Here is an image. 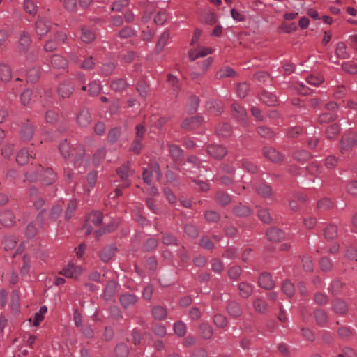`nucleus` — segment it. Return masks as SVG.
Here are the masks:
<instances>
[{"instance_id": "1", "label": "nucleus", "mask_w": 357, "mask_h": 357, "mask_svg": "<svg viewBox=\"0 0 357 357\" xmlns=\"http://www.w3.org/2000/svg\"><path fill=\"white\" fill-rule=\"evenodd\" d=\"M83 272L84 268L81 266L76 265L71 262L69 263L66 267L60 271L59 274L76 280L83 273Z\"/></svg>"}, {"instance_id": "2", "label": "nucleus", "mask_w": 357, "mask_h": 357, "mask_svg": "<svg viewBox=\"0 0 357 357\" xmlns=\"http://www.w3.org/2000/svg\"><path fill=\"white\" fill-rule=\"evenodd\" d=\"M155 176L157 179L161 177V173L159 166L157 163L149 165L148 167L145 168L143 172V180L147 184H151L153 178Z\"/></svg>"}, {"instance_id": "3", "label": "nucleus", "mask_w": 357, "mask_h": 357, "mask_svg": "<svg viewBox=\"0 0 357 357\" xmlns=\"http://www.w3.org/2000/svg\"><path fill=\"white\" fill-rule=\"evenodd\" d=\"M103 221L102 215L99 211H93L89 215L87 220V223L84 226V233L89 235L92 231V227L91 223L95 225H100Z\"/></svg>"}, {"instance_id": "4", "label": "nucleus", "mask_w": 357, "mask_h": 357, "mask_svg": "<svg viewBox=\"0 0 357 357\" xmlns=\"http://www.w3.org/2000/svg\"><path fill=\"white\" fill-rule=\"evenodd\" d=\"M357 143V136L354 134H349L343 137L341 142V151L344 153L350 150Z\"/></svg>"}, {"instance_id": "5", "label": "nucleus", "mask_w": 357, "mask_h": 357, "mask_svg": "<svg viewBox=\"0 0 357 357\" xmlns=\"http://www.w3.org/2000/svg\"><path fill=\"white\" fill-rule=\"evenodd\" d=\"M53 26L51 22L47 19L40 18L36 24V30L38 35L42 36L46 34L49 31L52 29Z\"/></svg>"}, {"instance_id": "6", "label": "nucleus", "mask_w": 357, "mask_h": 357, "mask_svg": "<svg viewBox=\"0 0 357 357\" xmlns=\"http://www.w3.org/2000/svg\"><path fill=\"white\" fill-rule=\"evenodd\" d=\"M263 153L267 159L273 162H280L284 159L283 155L271 147H264Z\"/></svg>"}, {"instance_id": "7", "label": "nucleus", "mask_w": 357, "mask_h": 357, "mask_svg": "<svg viewBox=\"0 0 357 357\" xmlns=\"http://www.w3.org/2000/svg\"><path fill=\"white\" fill-rule=\"evenodd\" d=\"M208 154L215 159H222L227 153L226 149L221 145H211L208 147Z\"/></svg>"}, {"instance_id": "8", "label": "nucleus", "mask_w": 357, "mask_h": 357, "mask_svg": "<svg viewBox=\"0 0 357 357\" xmlns=\"http://www.w3.org/2000/svg\"><path fill=\"white\" fill-rule=\"evenodd\" d=\"M119 301L122 307L126 309L137 303V297L134 294L126 293L120 296Z\"/></svg>"}, {"instance_id": "9", "label": "nucleus", "mask_w": 357, "mask_h": 357, "mask_svg": "<svg viewBox=\"0 0 357 357\" xmlns=\"http://www.w3.org/2000/svg\"><path fill=\"white\" fill-rule=\"evenodd\" d=\"M31 40L29 35L27 33H26L25 31H23L20 34V37L19 45H18L19 51L20 52H26L28 50L29 47L31 45Z\"/></svg>"}, {"instance_id": "10", "label": "nucleus", "mask_w": 357, "mask_h": 357, "mask_svg": "<svg viewBox=\"0 0 357 357\" xmlns=\"http://www.w3.org/2000/svg\"><path fill=\"white\" fill-rule=\"evenodd\" d=\"M117 288V283L112 280H109L104 289L103 297L105 300H110L115 294Z\"/></svg>"}, {"instance_id": "11", "label": "nucleus", "mask_w": 357, "mask_h": 357, "mask_svg": "<svg viewBox=\"0 0 357 357\" xmlns=\"http://www.w3.org/2000/svg\"><path fill=\"white\" fill-rule=\"evenodd\" d=\"M259 285L266 289H269L273 287L274 282L271 279L270 274L264 273L261 274L259 278Z\"/></svg>"}, {"instance_id": "12", "label": "nucleus", "mask_w": 357, "mask_h": 357, "mask_svg": "<svg viewBox=\"0 0 357 357\" xmlns=\"http://www.w3.org/2000/svg\"><path fill=\"white\" fill-rule=\"evenodd\" d=\"M34 132V129L32 124L27 121L24 123L21 128V135L25 140H29L32 138Z\"/></svg>"}, {"instance_id": "13", "label": "nucleus", "mask_w": 357, "mask_h": 357, "mask_svg": "<svg viewBox=\"0 0 357 357\" xmlns=\"http://www.w3.org/2000/svg\"><path fill=\"white\" fill-rule=\"evenodd\" d=\"M268 238L271 241H280L284 238V232L278 228H271L266 232Z\"/></svg>"}, {"instance_id": "14", "label": "nucleus", "mask_w": 357, "mask_h": 357, "mask_svg": "<svg viewBox=\"0 0 357 357\" xmlns=\"http://www.w3.org/2000/svg\"><path fill=\"white\" fill-rule=\"evenodd\" d=\"M15 217L10 211H4L0 215V221L6 227H10L15 223Z\"/></svg>"}, {"instance_id": "15", "label": "nucleus", "mask_w": 357, "mask_h": 357, "mask_svg": "<svg viewBox=\"0 0 357 357\" xmlns=\"http://www.w3.org/2000/svg\"><path fill=\"white\" fill-rule=\"evenodd\" d=\"M40 176L43 178V183L45 185H50L56 179V175L51 168H46L45 169H43Z\"/></svg>"}, {"instance_id": "16", "label": "nucleus", "mask_w": 357, "mask_h": 357, "mask_svg": "<svg viewBox=\"0 0 357 357\" xmlns=\"http://www.w3.org/2000/svg\"><path fill=\"white\" fill-rule=\"evenodd\" d=\"M203 121L201 116H195L186 119L182 123V127L185 129H194L199 125Z\"/></svg>"}, {"instance_id": "17", "label": "nucleus", "mask_w": 357, "mask_h": 357, "mask_svg": "<svg viewBox=\"0 0 357 357\" xmlns=\"http://www.w3.org/2000/svg\"><path fill=\"white\" fill-rule=\"evenodd\" d=\"M77 121L80 126L85 127L88 126L91 121L89 112L87 109L82 110L77 115Z\"/></svg>"}, {"instance_id": "18", "label": "nucleus", "mask_w": 357, "mask_h": 357, "mask_svg": "<svg viewBox=\"0 0 357 357\" xmlns=\"http://www.w3.org/2000/svg\"><path fill=\"white\" fill-rule=\"evenodd\" d=\"M30 158H32V151L23 149L17 153L16 161L20 165H24L29 162Z\"/></svg>"}, {"instance_id": "19", "label": "nucleus", "mask_w": 357, "mask_h": 357, "mask_svg": "<svg viewBox=\"0 0 357 357\" xmlns=\"http://www.w3.org/2000/svg\"><path fill=\"white\" fill-rule=\"evenodd\" d=\"M238 291L242 297L248 298L253 291V286L247 282H241L238 284Z\"/></svg>"}, {"instance_id": "20", "label": "nucleus", "mask_w": 357, "mask_h": 357, "mask_svg": "<svg viewBox=\"0 0 357 357\" xmlns=\"http://www.w3.org/2000/svg\"><path fill=\"white\" fill-rule=\"evenodd\" d=\"M335 54L338 58L342 59H346L350 56L349 53L347 50L346 45L342 42H340L337 44Z\"/></svg>"}, {"instance_id": "21", "label": "nucleus", "mask_w": 357, "mask_h": 357, "mask_svg": "<svg viewBox=\"0 0 357 357\" xmlns=\"http://www.w3.org/2000/svg\"><path fill=\"white\" fill-rule=\"evenodd\" d=\"M118 175L124 181L123 188H127L130 185L128 178L130 175V170L127 165H123L117 169Z\"/></svg>"}, {"instance_id": "22", "label": "nucleus", "mask_w": 357, "mask_h": 357, "mask_svg": "<svg viewBox=\"0 0 357 357\" xmlns=\"http://www.w3.org/2000/svg\"><path fill=\"white\" fill-rule=\"evenodd\" d=\"M261 100L268 106H274L278 100L276 96L269 92H264L260 95Z\"/></svg>"}, {"instance_id": "23", "label": "nucleus", "mask_w": 357, "mask_h": 357, "mask_svg": "<svg viewBox=\"0 0 357 357\" xmlns=\"http://www.w3.org/2000/svg\"><path fill=\"white\" fill-rule=\"evenodd\" d=\"M167 82L172 88V94L175 96H177L179 92L178 79L176 76L172 74H169L167 76Z\"/></svg>"}, {"instance_id": "24", "label": "nucleus", "mask_w": 357, "mask_h": 357, "mask_svg": "<svg viewBox=\"0 0 357 357\" xmlns=\"http://www.w3.org/2000/svg\"><path fill=\"white\" fill-rule=\"evenodd\" d=\"M232 109L235 117L240 121L245 122L247 119L246 112L240 105L234 103L232 105Z\"/></svg>"}, {"instance_id": "25", "label": "nucleus", "mask_w": 357, "mask_h": 357, "mask_svg": "<svg viewBox=\"0 0 357 357\" xmlns=\"http://www.w3.org/2000/svg\"><path fill=\"white\" fill-rule=\"evenodd\" d=\"M232 109L235 117L240 121L245 122L247 119L246 112L240 105L234 103L232 105Z\"/></svg>"}, {"instance_id": "26", "label": "nucleus", "mask_w": 357, "mask_h": 357, "mask_svg": "<svg viewBox=\"0 0 357 357\" xmlns=\"http://www.w3.org/2000/svg\"><path fill=\"white\" fill-rule=\"evenodd\" d=\"M51 64L55 68H65L67 61L60 55H54L51 59Z\"/></svg>"}, {"instance_id": "27", "label": "nucleus", "mask_w": 357, "mask_h": 357, "mask_svg": "<svg viewBox=\"0 0 357 357\" xmlns=\"http://www.w3.org/2000/svg\"><path fill=\"white\" fill-rule=\"evenodd\" d=\"M169 38V33L168 31H165L164 33L161 34L155 47V51L157 54H159L163 50Z\"/></svg>"}, {"instance_id": "28", "label": "nucleus", "mask_w": 357, "mask_h": 357, "mask_svg": "<svg viewBox=\"0 0 357 357\" xmlns=\"http://www.w3.org/2000/svg\"><path fill=\"white\" fill-rule=\"evenodd\" d=\"M11 78V70L8 66L0 64V80L4 82H8Z\"/></svg>"}, {"instance_id": "29", "label": "nucleus", "mask_w": 357, "mask_h": 357, "mask_svg": "<svg viewBox=\"0 0 357 357\" xmlns=\"http://www.w3.org/2000/svg\"><path fill=\"white\" fill-rule=\"evenodd\" d=\"M254 309L256 312L265 313L267 311V303L261 298H256L253 303Z\"/></svg>"}, {"instance_id": "30", "label": "nucleus", "mask_w": 357, "mask_h": 357, "mask_svg": "<svg viewBox=\"0 0 357 357\" xmlns=\"http://www.w3.org/2000/svg\"><path fill=\"white\" fill-rule=\"evenodd\" d=\"M58 91L62 98H68L73 93V87L70 83H63L60 86Z\"/></svg>"}, {"instance_id": "31", "label": "nucleus", "mask_w": 357, "mask_h": 357, "mask_svg": "<svg viewBox=\"0 0 357 357\" xmlns=\"http://www.w3.org/2000/svg\"><path fill=\"white\" fill-rule=\"evenodd\" d=\"M228 313L233 317H238L241 314L240 305L236 301H231L227 305Z\"/></svg>"}, {"instance_id": "32", "label": "nucleus", "mask_w": 357, "mask_h": 357, "mask_svg": "<svg viewBox=\"0 0 357 357\" xmlns=\"http://www.w3.org/2000/svg\"><path fill=\"white\" fill-rule=\"evenodd\" d=\"M200 335L204 339H209L213 335V328L208 324H202L199 327Z\"/></svg>"}, {"instance_id": "33", "label": "nucleus", "mask_w": 357, "mask_h": 357, "mask_svg": "<svg viewBox=\"0 0 357 357\" xmlns=\"http://www.w3.org/2000/svg\"><path fill=\"white\" fill-rule=\"evenodd\" d=\"M95 38L96 35L93 31L86 27L82 28V34L81 36L82 41L84 43H91Z\"/></svg>"}, {"instance_id": "34", "label": "nucleus", "mask_w": 357, "mask_h": 357, "mask_svg": "<svg viewBox=\"0 0 357 357\" xmlns=\"http://www.w3.org/2000/svg\"><path fill=\"white\" fill-rule=\"evenodd\" d=\"M40 75V72L38 68H31L28 70L26 73V79L28 82H36L38 80Z\"/></svg>"}, {"instance_id": "35", "label": "nucleus", "mask_w": 357, "mask_h": 357, "mask_svg": "<svg viewBox=\"0 0 357 357\" xmlns=\"http://www.w3.org/2000/svg\"><path fill=\"white\" fill-rule=\"evenodd\" d=\"M97 174L96 172H90L87 176V183L89 187L84 189V193L88 195L90 192L91 188H93L96 183Z\"/></svg>"}, {"instance_id": "36", "label": "nucleus", "mask_w": 357, "mask_h": 357, "mask_svg": "<svg viewBox=\"0 0 357 357\" xmlns=\"http://www.w3.org/2000/svg\"><path fill=\"white\" fill-rule=\"evenodd\" d=\"M17 243L16 237L14 236H8L3 242L5 250H11L15 248Z\"/></svg>"}, {"instance_id": "37", "label": "nucleus", "mask_w": 357, "mask_h": 357, "mask_svg": "<svg viewBox=\"0 0 357 357\" xmlns=\"http://www.w3.org/2000/svg\"><path fill=\"white\" fill-rule=\"evenodd\" d=\"M152 313L154 318L157 319H165L167 315L166 310L164 307L159 305L153 307Z\"/></svg>"}, {"instance_id": "38", "label": "nucleus", "mask_w": 357, "mask_h": 357, "mask_svg": "<svg viewBox=\"0 0 357 357\" xmlns=\"http://www.w3.org/2000/svg\"><path fill=\"white\" fill-rule=\"evenodd\" d=\"M105 153L106 151L103 147L100 148L96 151V152L94 153L93 160V162L96 166H98L100 165V162L105 158Z\"/></svg>"}, {"instance_id": "39", "label": "nucleus", "mask_w": 357, "mask_h": 357, "mask_svg": "<svg viewBox=\"0 0 357 357\" xmlns=\"http://www.w3.org/2000/svg\"><path fill=\"white\" fill-rule=\"evenodd\" d=\"M340 132L339 126L334 123L331 126H329L326 130V134L328 139H333Z\"/></svg>"}, {"instance_id": "40", "label": "nucleus", "mask_w": 357, "mask_h": 357, "mask_svg": "<svg viewBox=\"0 0 357 357\" xmlns=\"http://www.w3.org/2000/svg\"><path fill=\"white\" fill-rule=\"evenodd\" d=\"M114 250L112 248H105L100 253V258L104 262L109 261L114 255Z\"/></svg>"}, {"instance_id": "41", "label": "nucleus", "mask_w": 357, "mask_h": 357, "mask_svg": "<svg viewBox=\"0 0 357 357\" xmlns=\"http://www.w3.org/2000/svg\"><path fill=\"white\" fill-rule=\"evenodd\" d=\"M334 310L338 314H344L347 310L346 303L341 300H337L335 301L333 305Z\"/></svg>"}, {"instance_id": "42", "label": "nucleus", "mask_w": 357, "mask_h": 357, "mask_svg": "<svg viewBox=\"0 0 357 357\" xmlns=\"http://www.w3.org/2000/svg\"><path fill=\"white\" fill-rule=\"evenodd\" d=\"M234 213L238 216H248L250 213V210L246 206L239 204L234 208Z\"/></svg>"}, {"instance_id": "43", "label": "nucleus", "mask_w": 357, "mask_h": 357, "mask_svg": "<svg viewBox=\"0 0 357 357\" xmlns=\"http://www.w3.org/2000/svg\"><path fill=\"white\" fill-rule=\"evenodd\" d=\"M324 235L328 239L335 238L337 235L336 226L333 225L328 226L324 230Z\"/></svg>"}, {"instance_id": "44", "label": "nucleus", "mask_w": 357, "mask_h": 357, "mask_svg": "<svg viewBox=\"0 0 357 357\" xmlns=\"http://www.w3.org/2000/svg\"><path fill=\"white\" fill-rule=\"evenodd\" d=\"M307 82L308 84L316 86L324 82V77L320 75H311L307 77Z\"/></svg>"}, {"instance_id": "45", "label": "nucleus", "mask_w": 357, "mask_h": 357, "mask_svg": "<svg viewBox=\"0 0 357 357\" xmlns=\"http://www.w3.org/2000/svg\"><path fill=\"white\" fill-rule=\"evenodd\" d=\"M283 292L288 296H292L294 294L295 289L294 284L289 280H286L282 286Z\"/></svg>"}, {"instance_id": "46", "label": "nucleus", "mask_w": 357, "mask_h": 357, "mask_svg": "<svg viewBox=\"0 0 357 357\" xmlns=\"http://www.w3.org/2000/svg\"><path fill=\"white\" fill-rule=\"evenodd\" d=\"M169 151L171 156L173 158L174 160H179L181 155V150L176 145H169Z\"/></svg>"}, {"instance_id": "47", "label": "nucleus", "mask_w": 357, "mask_h": 357, "mask_svg": "<svg viewBox=\"0 0 357 357\" xmlns=\"http://www.w3.org/2000/svg\"><path fill=\"white\" fill-rule=\"evenodd\" d=\"M258 194L262 197H268L271 194V188L266 184H261L257 188Z\"/></svg>"}, {"instance_id": "48", "label": "nucleus", "mask_w": 357, "mask_h": 357, "mask_svg": "<svg viewBox=\"0 0 357 357\" xmlns=\"http://www.w3.org/2000/svg\"><path fill=\"white\" fill-rule=\"evenodd\" d=\"M59 150L65 158L69 157L70 155V153L72 152L71 148L66 140L59 144Z\"/></svg>"}, {"instance_id": "49", "label": "nucleus", "mask_w": 357, "mask_h": 357, "mask_svg": "<svg viewBox=\"0 0 357 357\" xmlns=\"http://www.w3.org/2000/svg\"><path fill=\"white\" fill-rule=\"evenodd\" d=\"M115 352L118 357H126L128 354V349L125 344H119L116 346Z\"/></svg>"}, {"instance_id": "50", "label": "nucleus", "mask_w": 357, "mask_h": 357, "mask_svg": "<svg viewBox=\"0 0 357 357\" xmlns=\"http://www.w3.org/2000/svg\"><path fill=\"white\" fill-rule=\"evenodd\" d=\"M314 317L318 324L321 325L327 320V316L322 310H317L314 312Z\"/></svg>"}, {"instance_id": "51", "label": "nucleus", "mask_w": 357, "mask_h": 357, "mask_svg": "<svg viewBox=\"0 0 357 357\" xmlns=\"http://www.w3.org/2000/svg\"><path fill=\"white\" fill-rule=\"evenodd\" d=\"M121 135V129L119 128H114L109 130L108 134V140L109 142H115Z\"/></svg>"}, {"instance_id": "52", "label": "nucleus", "mask_w": 357, "mask_h": 357, "mask_svg": "<svg viewBox=\"0 0 357 357\" xmlns=\"http://www.w3.org/2000/svg\"><path fill=\"white\" fill-rule=\"evenodd\" d=\"M235 75V71L229 67H225L218 73V76L219 78H225L227 77H233Z\"/></svg>"}, {"instance_id": "53", "label": "nucleus", "mask_w": 357, "mask_h": 357, "mask_svg": "<svg viewBox=\"0 0 357 357\" xmlns=\"http://www.w3.org/2000/svg\"><path fill=\"white\" fill-rule=\"evenodd\" d=\"M126 82L122 79H119L112 83L111 88L115 91H121L126 88Z\"/></svg>"}, {"instance_id": "54", "label": "nucleus", "mask_w": 357, "mask_h": 357, "mask_svg": "<svg viewBox=\"0 0 357 357\" xmlns=\"http://www.w3.org/2000/svg\"><path fill=\"white\" fill-rule=\"evenodd\" d=\"M216 199L220 204L223 206L228 204L231 201L230 197L227 194L221 192L217 193Z\"/></svg>"}, {"instance_id": "55", "label": "nucleus", "mask_w": 357, "mask_h": 357, "mask_svg": "<svg viewBox=\"0 0 357 357\" xmlns=\"http://www.w3.org/2000/svg\"><path fill=\"white\" fill-rule=\"evenodd\" d=\"M213 321L219 328H224L227 324V318L220 314L215 315Z\"/></svg>"}, {"instance_id": "56", "label": "nucleus", "mask_w": 357, "mask_h": 357, "mask_svg": "<svg viewBox=\"0 0 357 357\" xmlns=\"http://www.w3.org/2000/svg\"><path fill=\"white\" fill-rule=\"evenodd\" d=\"M24 8L27 13L32 15L36 13L37 7L31 0H26L24 1Z\"/></svg>"}, {"instance_id": "57", "label": "nucleus", "mask_w": 357, "mask_h": 357, "mask_svg": "<svg viewBox=\"0 0 357 357\" xmlns=\"http://www.w3.org/2000/svg\"><path fill=\"white\" fill-rule=\"evenodd\" d=\"M62 212V208L59 205L54 206L50 213V219L54 221L56 220L61 215Z\"/></svg>"}, {"instance_id": "58", "label": "nucleus", "mask_w": 357, "mask_h": 357, "mask_svg": "<svg viewBox=\"0 0 357 357\" xmlns=\"http://www.w3.org/2000/svg\"><path fill=\"white\" fill-rule=\"evenodd\" d=\"M77 204L75 201H70L67 206L66 213H65V218L66 220H69L73 215V213L76 208Z\"/></svg>"}, {"instance_id": "59", "label": "nucleus", "mask_w": 357, "mask_h": 357, "mask_svg": "<svg viewBox=\"0 0 357 357\" xmlns=\"http://www.w3.org/2000/svg\"><path fill=\"white\" fill-rule=\"evenodd\" d=\"M167 15L165 11H159L154 17L155 24L162 25L167 20Z\"/></svg>"}, {"instance_id": "60", "label": "nucleus", "mask_w": 357, "mask_h": 357, "mask_svg": "<svg viewBox=\"0 0 357 357\" xmlns=\"http://www.w3.org/2000/svg\"><path fill=\"white\" fill-rule=\"evenodd\" d=\"M174 331L178 335L183 336L186 332L185 325L181 321H178L175 323Z\"/></svg>"}, {"instance_id": "61", "label": "nucleus", "mask_w": 357, "mask_h": 357, "mask_svg": "<svg viewBox=\"0 0 357 357\" xmlns=\"http://www.w3.org/2000/svg\"><path fill=\"white\" fill-rule=\"evenodd\" d=\"M343 69L351 74L357 73V64L352 62H347L342 64Z\"/></svg>"}, {"instance_id": "62", "label": "nucleus", "mask_w": 357, "mask_h": 357, "mask_svg": "<svg viewBox=\"0 0 357 357\" xmlns=\"http://www.w3.org/2000/svg\"><path fill=\"white\" fill-rule=\"evenodd\" d=\"M259 135L264 137L271 138L273 136V132L267 127L260 126L257 128Z\"/></svg>"}, {"instance_id": "63", "label": "nucleus", "mask_w": 357, "mask_h": 357, "mask_svg": "<svg viewBox=\"0 0 357 357\" xmlns=\"http://www.w3.org/2000/svg\"><path fill=\"white\" fill-rule=\"evenodd\" d=\"M259 218L265 223H269L271 221V217L267 210L261 209L258 212Z\"/></svg>"}, {"instance_id": "64", "label": "nucleus", "mask_w": 357, "mask_h": 357, "mask_svg": "<svg viewBox=\"0 0 357 357\" xmlns=\"http://www.w3.org/2000/svg\"><path fill=\"white\" fill-rule=\"evenodd\" d=\"M205 216H206V220L210 222H215L220 218L219 214L214 211H207L205 214Z\"/></svg>"}]
</instances>
